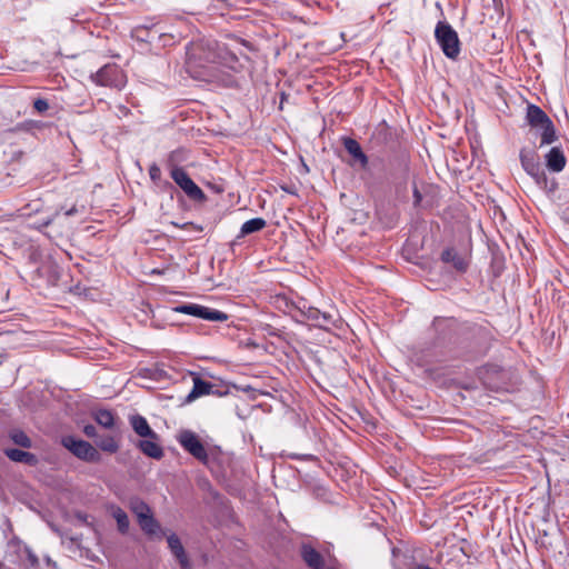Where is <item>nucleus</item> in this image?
Listing matches in <instances>:
<instances>
[{
  "mask_svg": "<svg viewBox=\"0 0 569 569\" xmlns=\"http://www.w3.org/2000/svg\"><path fill=\"white\" fill-rule=\"evenodd\" d=\"M267 226V221L263 218H253L246 221L241 228L240 232L237 236V239L243 238L251 233H256L261 231Z\"/></svg>",
  "mask_w": 569,
  "mask_h": 569,
  "instance_id": "19",
  "label": "nucleus"
},
{
  "mask_svg": "<svg viewBox=\"0 0 569 569\" xmlns=\"http://www.w3.org/2000/svg\"><path fill=\"white\" fill-rule=\"evenodd\" d=\"M138 447L146 456L150 458L160 459L163 456L162 448L152 440H140Z\"/></svg>",
  "mask_w": 569,
  "mask_h": 569,
  "instance_id": "20",
  "label": "nucleus"
},
{
  "mask_svg": "<svg viewBox=\"0 0 569 569\" xmlns=\"http://www.w3.org/2000/svg\"><path fill=\"white\" fill-rule=\"evenodd\" d=\"M78 213V208L76 206H72L70 209L64 211V214L67 217L74 216Z\"/></svg>",
  "mask_w": 569,
  "mask_h": 569,
  "instance_id": "35",
  "label": "nucleus"
},
{
  "mask_svg": "<svg viewBox=\"0 0 569 569\" xmlns=\"http://www.w3.org/2000/svg\"><path fill=\"white\" fill-rule=\"evenodd\" d=\"M149 176L154 183H159L161 181V169L157 163H152L149 167Z\"/></svg>",
  "mask_w": 569,
  "mask_h": 569,
  "instance_id": "28",
  "label": "nucleus"
},
{
  "mask_svg": "<svg viewBox=\"0 0 569 569\" xmlns=\"http://www.w3.org/2000/svg\"><path fill=\"white\" fill-rule=\"evenodd\" d=\"M435 38L445 56L456 59L460 53V41L456 30L446 21H439L435 29Z\"/></svg>",
  "mask_w": 569,
  "mask_h": 569,
  "instance_id": "3",
  "label": "nucleus"
},
{
  "mask_svg": "<svg viewBox=\"0 0 569 569\" xmlns=\"http://www.w3.org/2000/svg\"><path fill=\"white\" fill-rule=\"evenodd\" d=\"M147 30L146 29H138L137 32L140 33V32H146Z\"/></svg>",
  "mask_w": 569,
  "mask_h": 569,
  "instance_id": "36",
  "label": "nucleus"
},
{
  "mask_svg": "<svg viewBox=\"0 0 569 569\" xmlns=\"http://www.w3.org/2000/svg\"><path fill=\"white\" fill-rule=\"evenodd\" d=\"M94 420L103 428L110 429L114 425V417L111 411L101 409L94 413Z\"/></svg>",
  "mask_w": 569,
  "mask_h": 569,
  "instance_id": "22",
  "label": "nucleus"
},
{
  "mask_svg": "<svg viewBox=\"0 0 569 569\" xmlns=\"http://www.w3.org/2000/svg\"><path fill=\"white\" fill-rule=\"evenodd\" d=\"M520 161L525 171L535 179L536 183L541 188H547L548 178L540 166L537 152L532 149H522Z\"/></svg>",
  "mask_w": 569,
  "mask_h": 569,
  "instance_id": "6",
  "label": "nucleus"
},
{
  "mask_svg": "<svg viewBox=\"0 0 569 569\" xmlns=\"http://www.w3.org/2000/svg\"><path fill=\"white\" fill-rule=\"evenodd\" d=\"M214 385L201 379L200 377L193 378V387L189 395L186 397V402H191L199 397L213 393Z\"/></svg>",
  "mask_w": 569,
  "mask_h": 569,
  "instance_id": "16",
  "label": "nucleus"
},
{
  "mask_svg": "<svg viewBox=\"0 0 569 569\" xmlns=\"http://www.w3.org/2000/svg\"><path fill=\"white\" fill-rule=\"evenodd\" d=\"M421 202H422V194H421L420 190L418 189V187L415 184L413 186V206L420 207Z\"/></svg>",
  "mask_w": 569,
  "mask_h": 569,
  "instance_id": "31",
  "label": "nucleus"
},
{
  "mask_svg": "<svg viewBox=\"0 0 569 569\" xmlns=\"http://www.w3.org/2000/svg\"><path fill=\"white\" fill-rule=\"evenodd\" d=\"M93 81L103 87L121 89L126 84V76L116 64H107L92 76Z\"/></svg>",
  "mask_w": 569,
  "mask_h": 569,
  "instance_id": "8",
  "label": "nucleus"
},
{
  "mask_svg": "<svg viewBox=\"0 0 569 569\" xmlns=\"http://www.w3.org/2000/svg\"><path fill=\"white\" fill-rule=\"evenodd\" d=\"M297 309L301 317L310 321L315 327L327 329L330 325L333 323V317L331 313L322 312L315 307L308 306L306 301L300 302V305L297 306Z\"/></svg>",
  "mask_w": 569,
  "mask_h": 569,
  "instance_id": "10",
  "label": "nucleus"
},
{
  "mask_svg": "<svg viewBox=\"0 0 569 569\" xmlns=\"http://www.w3.org/2000/svg\"><path fill=\"white\" fill-rule=\"evenodd\" d=\"M174 312L190 315L208 321L223 322L228 320V315L216 309H211L197 303H184L172 308Z\"/></svg>",
  "mask_w": 569,
  "mask_h": 569,
  "instance_id": "7",
  "label": "nucleus"
},
{
  "mask_svg": "<svg viewBox=\"0 0 569 569\" xmlns=\"http://www.w3.org/2000/svg\"><path fill=\"white\" fill-rule=\"evenodd\" d=\"M138 522L141 529L148 535L156 533L160 528L158 521L153 518L151 512L149 515H139Z\"/></svg>",
  "mask_w": 569,
  "mask_h": 569,
  "instance_id": "21",
  "label": "nucleus"
},
{
  "mask_svg": "<svg viewBox=\"0 0 569 569\" xmlns=\"http://www.w3.org/2000/svg\"><path fill=\"white\" fill-rule=\"evenodd\" d=\"M178 442L192 457L201 462H207L208 452L199 437L191 430H181L178 435Z\"/></svg>",
  "mask_w": 569,
  "mask_h": 569,
  "instance_id": "9",
  "label": "nucleus"
},
{
  "mask_svg": "<svg viewBox=\"0 0 569 569\" xmlns=\"http://www.w3.org/2000/svg\"><path fill=\"white\" fill-rule=\"evenodd\" d=\"M167 541L171 553L174 556L180 567L182 569H189L191 566L190 560L184 551V548L179 537L176 533H171L170 536H168Z\"/></svg>",
  "mask_w": 569,
  "mask_h": 569,
  "instance_id": "12",
  "label": "nucleus"
},
{
  "mask_svg": "<svg viewBox=\"0 0 569 569\" xmlns=\"http://www.w3.org/2000/svg\"><path fill=\"white\" fill-rule=\"evenodd\" d=\"M130 423L137 435L143 438H156L154 431L150 428L147 419L140 415L131 417Z\"/></svg>",
  "mask_w": 569,
  "mask_h": 569,
  "instance_id": "18",
  "label": "nucleus"
},
{
  "mask_svg": "<svg viewBox=\"0 0 569 569\" xmlns=\"http://www.w3.org/2000/svg\"><path fill=\"white\" fill-rule=\"evenodd\" d=\"M300 556L303 562L310 569H325V557L311 545L302 543L300 547Z\"/></svg>",
  "mask_w": 569,
  "mask_h": 569,
  "instance_id": "11",
  "label": "nucleus"
},
{
  "mask_svg": "<svg viewBox=\"0 0 569 569\" xmlns=\"http://www.w3.org/2000/svg\"><path fill=\"white\" fill-rule=\"evenodd\" d=\"M10 439L17 445V446H20L22 448H31L32 447V441L31 439L28 437V435L22 431V430H18V429H14L10 432Z\"/></svg>",
  "mask_w": 569,
  "mask_h": 569,
  "instance_id": "23",
  "label": "nucleus"
},
{
  "mask_svg": "<svg viewBox=\"0 0 569 569\" xmlns=\"http://www.w3.org/2000/svg\"><path fill=\"white\" fill-rule=\"evenodd\" d=\"M170 177L174 183L194 202H206L207 196L201 188L190 178L188 172L179 166H172Z\"/></svg>",
  "mask_w": 569,
  "mask_h": 569,
  "instance_id": "4",
  "label": "nucleus"
},
{
  "mask_svg": "<svg viewBox=\"0 0 569 569\" xmlns=\"http://www.w3.org/2000/svg\"><path fill=\"white\" fill-rule=\"evenodd\" d=\"M343 147L348 151L350 156L355 159V161L359 162L362 168H366L368 164V157L362 151L360 143L352 138L343 139Z\"/></svg>",
  "mask_w": 569,
  "mask_h": 569,
  "instance_id": "17",
  "label": "nucleus"
},
{
  "mask_svg": "<svg viewBox=\"0 0 569 569\" xmlns=\"http://www.w3.org/2000/svg\"><path fill=\"white\" fill-rule=\"evenodd\" d=\"M6 457H8L11 461L20 462L30 467H34L39 463L38 457L29 451H23L17 448H6L3 450Z\"/></svg>",
  "mask_w": 569,
  "mask_h": 569,
  "instance_id": "13",
  "label": "nucleus"
},
{
  "mask_svg": "<svg viewBox=\"0 0 569 569\" xmlns=\"http://www.w3.org/2000/svg\"><path fill=\"white\" fill-rule=\"evenodd\" d=\"M441 260L445 263H451L452 267L459 271L465 272L468 269L469 261L466 257L460 254L456 249L448 248L442 251L441 253Z\"/></svg>",
  "mask_w": 569,
  "mask_h": 569,
  "instance_id": "14",
  "label": "nucleus"
},
{
  "mask_svg": "<svg viewBox=\"0 0 569 569\" xmlns=\"http://www.w3.org/2000/svg\"><path fill=\"white\" fill-rule=\"evenodd\" d=\"M186 64L190 74L199 80L223 87H233L237 80L233 73L242 66L238 57L213 39H199L187 47Z\"/></svg>",
  "mask_w": 569,
  "mask_h": 569,
  "instance_id": "1",
  "label": "nucleus"
},
{
  "mask_svg": "<svg viewBox=\"0 0 569 569\" xmlns=\"http://www.w3.org/2000/svg\"><path fill=\"white\" fill-rule=\"evenodd\" d=\"M526 119L531 129L540 132V146L551 144L558 139L553 122L540 107L528 104Z\"/></svg>",
  "mask_w": 569,
  "mask_h": 569,
  "instance_id": "2",
  "label": "nucleus"
},
{
  "mask_svg": "<svg viewBox=\"0 0 569 569\" xmlns=\"http://www.w3.org/2000/svg\"><path fill=\"white\" fill-rule=\"evenodd\" d=\"M112 516L117 521L118 529L121 533H126L129 529V518L127 513L119 507L113 509Z\"/></svg>",
  "mask_w": 569,
  "mask_h": 569,
  "instance_id": "24",
  "label": "nucleus"
},
{
  "mask_svg": "<svg viewBox=\"0 0 569 569\" xmlns=\"http://www.w3.org/2000/svg\"><path fill=\"white\" fill-rule=\"evenodd\" d=\"M546 166L550 171L560 172L563 170L567 159L559 147H553L545 156Z\"/></svg>",
  "mask_w": 569,
  "mask_h": 569,
  "instance_id": "15",
  "label": "nucleus"
},
{
  "mask_svg": "<svg viewBox=\"0 0 569 569\" xmlns=\"http://www.w3.org/2000/svg\"><path fill=\"white\" fill-rule=\"evenodd\" d=\"M59 213V211H57L52 217H48L47 219L42 220L38 226H36L37 229H41L43 227H48L52 221H53V218Z\"/></svg>",
  "mask_w": 569,
  "mask_h": 569,
  "instance_id": "34",
  "label": "nucleus"
},
{
  "mask_svg": "<svg viewBox=\"0 0 569 569\" xmlns=\"http://www.w3.org/2000/svg\"><path fill=\"white\" fill-rule=\"evenodd\" d=\"M132 510L137 515L138 519L139 515H149L151 512L149 506L142 501L133 502Z\"/></svg>",
  "mask_w": 569,
  "mask_h": 569,
  "instance_id": "27",
  "label": "nucleus"
},
{
  "mask_svg": "<svg viewBox=\"0 0 569 569\" xmlns=\"http://www.w3.org/2000/svg\"><path fill=\"white\" fill-rule=\"evenodd\" d=\"M33 108L37 112L43 113L49 109V103L46 99L38 98L33 101Z\"/></svg>",
  "mask_w": 569,
  "mask_h": 569,
  "instance_id": "29",
  "label": "nucleus"
},
{
  "mask_svg": "<svg viewBox=\"0 0 569 569\" xmlns=\"http://www.w3.org/2000/svg\"><path fill=\"white\" fill-rule=\"evenodd\" d=\"M172 224L177 228H181V229H193L198 232H201L202 231V227L201 226H197L194 224L193 222H186L183 224H179L177 222H172Z\"/></svg>",
  "mask_w": 569,
  "mask_h": 569,
  "instance_id": "30",
  "label": "nucleus"
},
{
  "mask_svg": "<svg viewBox=\"0 0 569 569\" xmlns=\"http://www.w3.org/2000/svg\"><path fill=\"white\" fill-rule=\"evenodd\" d=\"M62 445L77 458L83 461L99 462L101 459L99 451L88 441L77 439L72 436H67L62 438Z\"/></svg>",
  "mask_w": 569,
  "mask_h": 569,
  "instance_id": "5",
  "label": "nucleus"
},
{
  "mask_svg": "<svg viewBox=\"0 0 569 569\" xmlns=\"http://www.w3.org/2000/svg\"><path fill=\"white\" fill-rule=\"evenodd\" d=\"M27 556H28V561H29L30 566L38 567L39 560H38L37 556L33 552H31L29 549H27Z\"/></svg>",
  "mask_w": 569,
  "mask_h": 569,
  "instance_id": "33",
  "label": "nucleus"
},
{
  "mask_svg": "<svg viewBox=\"0 0 569 569\" xmlns=\"http://www.w3.org/2000/svg\"><path fill=\"white\" fill-rule=\"evenodd\" d=\"M83 433L89 438H93L97 436V429L93 425H87L83 428Z\"/></svg>",
  "mask_w": 569,
  "mask_h": 569,
  "instance_id": "32",
  "label": "nucleus"
},
{
  "mask_svg": "<svg viewBox=\"0 0 569 569\" xmlns=\"http://www.w3.org/2000/svg\"><path fill=\"white\" fill-rule=\"evenodd\" d=\"M436 331L445 333V331L451 330L456 326V320L453 318H436L432 323Z\"/></svg>",
  "mask_w": 569,
  "mask_h": 569,
  "instance_id": "26",
  "label": "nucleus"
},
{
  "mask_svg": "<svg viewBox=\"0 0 569 569\" xmlns=\"http://www.w3.org/2000/svg\"><path fill=\"white\" fill-rule=\"evenodd\" d=\"M97 446L106 452L114 453L119 449V445L116 439L111 436H107L98 440Z\"/></svg>",
  "mask_w": 569,
  "mask_h": 569,
  "instance_id": "25",
  "label": "nucleus"
}]
</instances>
